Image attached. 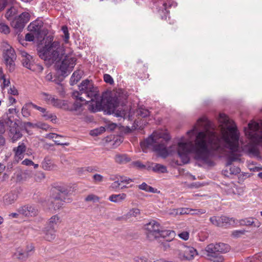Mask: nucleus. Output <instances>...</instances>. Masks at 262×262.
Returning a JSON list of instances; mask_svg holds the SVG:
<instances>
[{
	"label": "nucleus",
	"mask_w": 262,
	"mask_h": 262,
	"mask_svg": "<svg viewBox=\"0 0 262 262\" xmlns=\"http://www.w3.org/2000/svg\"><path fill=\"white\" fill-rule=\"evenodd\" d=\"M8 92L13 95H17L18 94L17 90L14 86L11 87Z\"/></svg>",
	"instance_id": "obj_56"
},
{
	"label": "nucleus",
	"mask_w": 262,
	"mask_h": 262,
	"mask_svg": "<svg viewBox=\"0 0 262 262\" xmlns=\"http://www.w3.org/2000/svg\"><path fill=\"white\" fill-rule=\"evenodd\" d=\"M137 115L142 118L146 117L149 115V112L148 110L141 107L137 110Z\"/></svg>",
	"instance_id": "obj_35"
},
{
	"label": "nucleus",
	"mask_w": 262,
	"mask_h": 262,
	"mask_svg": "<svg viewBox=\"0 0 262 262\" xmlns=\"http://www.w3.org/2000/svg\"><path fill=\"white\" fill-rule=\"evenodd\" d=\"M0 32L5 34H8L10 32V28L5 24H0Z\"/></svg>",
	"instance_id": "obj_41"
},
{
	"label": "nucleus",
	"mask_w": 262,
	"mask_h": 262,
	"mask_svg": "<svg viewBox=\"0 0 262 262\" xmlns=\"http://www.w3.org/2000/svg\"><path fill=\"white\" fill-rule=\"evenodd\" d=\"M179 236L181 238H182L185 241H186L189 238V234L188 232L184 231V232H183L179 234Z\"/></svg>",
	"instance_id": "obj_53"
},
{
	"label": "nucleus",
	"mask_w": 262,
	"mask_h": 262,
	"mask_svg": "<svg viewBox=\"0 0 262 262\" xmlns=\"http://www.w3.org/2000/svg\"><path fill=\"white\" fill-rule=\"evenodd\" d=\"M103 79L106 83H109L110 84H112L114 83V80L109 74H104L103 75Z\"/></svg>",
	"instance_id": "obj_45"
},
{
	"label": "nucleus",
	"mask_w": 262,
	"mask_h": 262,
	"mask_svg": "<svg viewBox=\"0 0 262 262\" xmlns=\"http://www.w3.org/2000/svg\"><path fill=\"white\" fill-rule=\"evenodd\" d=\"M221 222L222 227L234 224L235 223V221L233 218H230L224 215L221 216Z\"/></svg>",
	"instance_id": "obj_31"
},
{
	"label": "nucleus",
	"mask_w": 262,
	"mask_h": 262,
	"mask_svg": "<svg viewBox=\"0 0 262 262\" xmlns=\"http://www.w3.org/2000/svg\"><path fill=\"white\" fill-rule=\"evenodd\" d=\"M42 167L46 170H51L55 167V165L50 159L46 158L42 162Z\"/></svg>",
	"instance_id": "obj_28"
},
{
	"label": "nucleus",
	"mask_w": 262,
	"mask_h": 262,
	"mask_svg": "<svg viewBox=\"0 0 262 262\" xmlns=\"http://www.w3.org/2000/svg\"><path fill=\"white\" fill-rule=\"evenodd\" d=\"M230 173L231 174H236L241 172V169L239 167L236 166H231L230 169Z\"/></svg>",
	"instance_id": "obj_47"
},
{
	"label": "nucleus",
	"mask_w": 262,
	"mask_h": 262,
	"mask_svg": "<svg viewBox=\"0 0 262 262\" xmlns=\"http://www.w3.org/2000/svg\"><path fill=\"white\" fill-rule=\"evenodd\" d=\"M64 50L59 41H49L40 50L39 56L51 64L55 62L56 69L63 75L71 72L76 64V58L72 54L63 56Z\"/></svg>",
	"instance_id": "obj_2"
},
{
	"label": "nucleus",
	"mask_w": 262,
	"mask_h": 262,
	"mask_svg": "<svg viewBox=\"0 0 262 262\" xmlns=\"http://www.w3.org/2000/svg\"><path fill=\"white\" fill-rule=\"evenodd\" d=\"M9 136L12 142H15L22 137V134L18 127L12 126L10 129Z\"/></svg>",
	"instance_id": "obj_18"
},
{
	"label": "nucleus",
	"mask_w": 262,
	"mask_h": 262,
	"mask_svg": "<svg viewBox=\"0 0 262 262\" xmlns=\"http://www.w3.org/2000/svg\"><path fill=\"white\" fill-rule=\"evenodd\" d=\"M192 210L189 208H180L178 209H173L171 212H169L170 214L173 215H182V214H198L199 213H191Z\"/></svg>",
	"instance_id": "obj_26"
},
{
	"label": "nucleus",
	"mask_w": 262,
	"mask_h": 262,
	"mask_svg": "<svg viewBox=\"0 0 262 262\" xmlns=\"http://www.w3.org/2000/svg\"><path fill=\"white\" fill-rule=\"evenodd\" d=\"M206 121L207 119L205 118H200L198 120L197 125L201 126L205 125L207 124Z\"/></svg>",
	"instance_id": "obj_57"
},
{
	"label": "nucleus",
	"mask_w": 262,
	"mask_h": 262,
	"mask_svg": "<svg viewBox=\"0 0 262 262\" xmlns=\"http://www.w3.org/2000/svg\"><path fill=\"white\" fill-rule=\"evenodd\" d=\"M17 212L25 216H34L38 214V209L32 205L23 206L18 209Z\"/></svg>",
	"instance_id": "obj_12"
},
{
	"label": "nucleus",
	"mask_w": 262,
	"mask_h": 262,
	"mask_svg": "<svg viewBox=\"0 0 262 262\" xmlns=\"http://www.w3.org/2000/svg\"><path fill=\"white\" fill-rule=\"evenodd\" d=\"M215 247L217 249L220 254L222 255V253H227L229 251L230 247L227 244L223 243H218L215 244Z\"/></svg>",
	"instance_id": "obj_27"
},
{
	"label": "nucleus",
	"mask_w": 262,
	"mask_h": 262,
	"mask_svg": "<svg viewBox=\"0 0 262 262\" xmlns=\"http://www.w3.org/2000/svg\"><path fill=\"white\" fill-rule=\"evenodd\" d=\"M22 164L25 165H33L34 163L32 161L26 159L22 162Z\"/></svg>",
	"instance_id": "obj_61"
},
{
	"label": "nucleus",
	"mask_w": 262,
	"mask_h": 262,
	"mask_svg": "<svg viewBox=\"0 0 262 262\" xmlns=\"http://www.w3.org/2000/svg\"><path fill=\"white\" fill-rule=\"evenodd\" d=\"M51 104L55 107L67 110L68 109V102L66 100H60L54 98L52 99Z\"/></svg>",
	"instance_id": "obj_22"
},
{
	"label": "nucleus",
	"mask_w": 262,
	"mask_h": 262,
	"mask_svg": "<svg viewBox=\"0 0 262 262\" xmlns=\"http://www.w3.org/2000/svg\"><path fill=\"white\" fill-rule=\"evenodd\" d=\"M246 232L244 230H235L232 232V235L234 237H239L241 235H244Z\"/></svg>",
	"instance_id": "obj_46"
},
{
	"label": "nucleus",
	"mask_w": 262,
	"mask_h": 262,
	"mask_svg": "<svg viewBox=\"0 0 262 262\" xmlns=\"http://www.w3.org/2000/svg\"><path fill=\"white\" fill-rule=\"evenodd\" d=\"M126 194L124 193H120L118 194H112L109 196L108 200L114 203H121L126 198Z\"/></svg>",
	"instance_id": "obj_25"
},
{
	"label": "nucleus",
	"mask_w": 262,
	"mask_h": 262,
	"mask_svg": "<svg viewBox=\"0 0 262 262\" xmlns=\"http://www.w3.org/2000/svg\"><path fill=\"white\" fill-rule=\"evenodd\" d=\"M205 254L207 259L210 262H223L224 260L223 255L220 254L215 244H210L205 248Z\"/></svg>",
	"instance_id": "obj_7"
},
{
	"label": "nucleus",
	"mask_w": 262,
	"mask_h": 262,
	"mask_svg": "<svg viewBox=\"0 0 262 262\" xmlns=\"http://www.w3.org/2000/svg\"><path fill=\"white\" fill-rule=\"evenodd\" d=\"M116 163L119 164H124L129 162L131 159L126 154H117L114 157Z\"/></svg>",
	"instance_id": "obj_24"
},
{
	"label": "nucleus",
	"mask_w": 262,
	"mask_h": 262,
	"mask_svg": "<svg viewBox=\"0 0 262 262\" xmlns=\"http://www.w3.org/2000/svg\"><path fill=\"white\" fill-rule=\"evenodd\" d=\"M119 181L120 182L121 184L122 183L129 184L130 183L133 182V180L132 179L124 177H120V179Z\"/></svg>",
	"instance_id": "obj_48"
},
{
	"label": "nucleus",
	"mask_w": 262,
	"mask_h": 262,
	"mask_svg": "<svg viewBox=\"0 0 262 262\" xmlns=\"http://www.w3.org/2000/svg\"><path fill=\"white\" fill-rule=\"evenodd\" d=\"M192 211H191V213H199L198 214H203L205 213V210H194V209H191Z\"/></svg>",
	"instance_id": "obj_64"
},
{
	"label": "nucleus",
	"mask_w": 262,
	"mask_h": 262,
	"mask_svg": "<svg viewBox=\"0 0 262 262\" xmlns=\"http://www.w3.org/2000/svg\"><path fill=\"white\" fill-rule=\"evenodd\" d=\"M31 104L33 103L32 102L27 103L25 105H24L22 107L21 114L24 117L27 118L30 116V112L29 109L30 107H32V105Z\"/></svg>",
	"instance_id": "obj_33"
},
{
	"label": "nucleus",
	"mask_w": 262,
	"mask_h": 262,
	"mask_svg": "<svg viewBox=\"0 0 262 262\" xmlns=\"http://www.w3.org/2000/svg\"><path fill=\"white\" fill-rule=\"evenodd\" d=\"M54 142L55 144L57 145H66L68 146L69 145V143L68 142H61L58 139V138L54 140Z\"/></svg>",
	"instance_id": "obj_59"
},
{
	"label": "nucleus",
	"mask_w": 262,
	"mask_h": 262,
	"mask_svg": "<svg viewBox=\"0 0 262 262\" xmlns=\"http://www.w3.org/2000/svg\"><path fill=\"white\" fill-rule=\"evenodd\" d=\"M45 79L47 81H52L53 76L51 73H49L47 74V75L45 77Z\"/></svg>",
	"instance_id": "obj_63"
},
{
	"label": "nucleus",
	"mask_w": 262,
	"mask_h": 262,
	"mask_svg": "<svg viewBox=\"0 0 262 262\" xmlns=\"http://www.w3.org/2000/svg\"><path fill=\"white\" fill-rule=\"evenodd\" d=\"M43 23L41 20H35L32 22L28 26V30L35 34L36 38H38L41 31Z\"/></svg>",
	"instance_id": "obj_14"
},
{
	"label": "nucleus",
	"mask_w": 262,
	"mask_h": 262,
	"mask_svg": "<svg viewBox=\"0 0 262 262\" xmlns=\"http://www.w3.org/2000/svg\"><path fill=\"white\" fill-rule=\"evenodd\" d=\"M26 145L23 142H19L18 146L13 149L15 153V158L16 160H20L24 158V154L26 150Z\"/></svg>",
	"instance_id": "obj_16"
},
{
	"label": "nucleus",
	"mask_w": 262,
	"mask_h": 262,
	"mask_svg": "<svg viewBox=\"0 0 262 262\" xmlns=\"http://www.w3.org/2000/svg\"><path fill=\"white\" fill-rule=\"evenodd\" d=\"M169 139H165L160 136L157 133H153L148 138L141 142L140 145L143 151L151 146L153 150L163 158L168 156V151L167 149V142Z\"/></svg>",
	"instance_id": "obj_4"
},
{
	"label": "nucleus",
	"mask_w": 262,
	"mask_h": 262,
	"mask_svg": "<svg viewBox=\"0 0 262 262\" xmlns=\"http://www.w3.org/2000/svg\"><path fill=\"white\" fill-rule=\"evenodd\" d=\"M140 214V210L138 208H134L130 209L126 214L121 217H119L117 219V220H120L121 219L128 220L132 217H137Z\"/></svg>",
	"instance_id": "obj_19"
},
{
	"label": "nucleus",
	"mask_w": 262,
	"mask_h": 262,
	"mask_svg": "<svg viewBox=\"0 0 262 262\" xmlns=\"http://www.w3.org/2000/svg\"><path fill=\"white\" fill-rule=\"evenodd\" d=\"M36 127L41 128L45 130H48L50 128V126L45 123L38 122L36 123Z\"/></svg>",
	"instance_id": "obj_49"
},
{
	"label": "nucleus",
	"mask_w": 262,
	"mask_h": 262,
	"mask_svg": "<svg viewBox=\"0 0 262 262\" xmlns=\"http://www.w3.org/2000/svg\"><path fill=\"white\" fill-rule=\"evenodd\" d=\"M152 169L154 171L156 172H167L166 167L160 164H154V166L152 167Z\"/></svg>",
	"instance_id": "obj_32"
},
{
	"label": "nucleus",
	"mask_w": 262,
	"mask_h": 262,
	"mask_svg": "<svg viewBox=\"0 0 262 262\" xmlns=\"http://www.w3.org/2000/svg\"><path fill=\"white\" fill-rule=\"evenodd\" d=\"M138 187L140 189L144 190L146 192H149L152 193H156L157 192V189H155L151 186L148 185L145 182H143L141 185H139L138 186Z\"/></svg>",
	"instance_id": "obj_29"
},
{
	"label": "nucleus",
	"mask_w": 262,
	"mask_h": 262,
	"mask_svg": "<svg viewBox=\"0 0 262 262\" xmlns=\"http://www.w3.org/2000/svg\"><path fill=\"white\" fill-rule=\"evenodd\" d=\"M68 194L67 190L60 191L57 196L52 198L48 205L50 210H57L60 209L63 205L66 196Z\"/></svg>",
	"instance_id": "obj_9"
},
{
	"label": "nucleus",
	"mask_w": 262,
	"mask_h": 262,
	"mask_svg": "<svg viewBox=\"0 0 262 262\" xmlns=\"http://www.w3.org/2000/svg\"><path fill=\"white\" fill-rule=\"evenodd\" d=\"M5 132V126L3 122L0 121V134Z\"/></svg>",
	"instance_id": "obj_62"
},
{
	"label": "nucleus",
	"mask_w": 262,
	"mask_h": 262,
	"mask_svg": "<svg viewBox=\"0 0 262 262\" xmlns=\"http://www.w3.org/2000/svg\"><path fill=\"white\" fill-rule=\"evenodd\" d=\"M30 70L36 73H40L42 72L43 68L40 64H33L31 67Z\"/></svg>",
	"instance_id": "obj_38"
},
{
	"label": "nucleus",
	"mask_w": 262,
	"mask_h": 262,
	"mask_svg": "<svg viewBox=\"0 0 262 262\" xmlns=\"http://www.w3.org/2000/svg\"><path fill=\"white\" fill-rule=\"evenodd\" d=\"M134 260L136 262H151L144 256H137L134 258Z\"/></svg>",
	"instance_id": "obj_51"
},
{
	"label": "nucleus",
	"mask_w": 262,
	"mask_h": 262,
	"mask_svg": "<svg viewBox=\"0 0 262 262\" xmlns=\"http://www.w3.org/2000/svg\"><path fill=\"white\" fill-rule=\"evenodd\" d=\"M35 37H36L35 34L30 32V33L26 34L25 36V39L26 41H32L34 40Z\"/></svg>",
	"instance_id": "obj_50"
},
{
	"label": "nucleus",
	"mask_w": 262,
	"mask_h": 262,
	"mask_svg": "<svg viewBox=\"0 0 262 262\" xmlns=\"http://www.w3.org/2000/svg\"><path fill=\"white\" fill-rule=\"evenodd\" d=\"M99 200V198L97 195H95L94 194H91L89 195H88L85 199V201L89 202V201H93V202H98Z\"/></svg>",
	"instance_id": "obj_43"
},
{
	"label": "nucleus",
	"mask_w": 262,
	"mask_h": 262,
	"mask_svg": "<svg viewBox=\"0 0 262 262\" xmlns=\"http://www.w3.org/2000/svg\"><path fill=\"white\" fill-rule=\"evenodd\" d=\"M60 222L61 221L60 217L57 214L54 215L49 219L46 227H48V228L56 229L58 225L60 224Z\"/></svg>",
	"instance_id": "obj_20"
},
{
	"label": "nucleus",
	"mask_w": 262,
	"mask_h": 262,
	"mask_svg": "<svg viewBox=\"0 0 262 262\" xmlns=\"http://www.w3.org/2000/svg\"><path fill=\"white\" fill-rule=\"evenodd\" d=\"M120 185V182L119 180H118L112 183L110 187L113 189H116L118 188Z\"/></svg>",
	"instance_id": "obj_55"
},
{
	"label": "nucleus",
	"mask_w": 262,
	"mask_h": 262,
	"mask_svg": "<svg viewBox=\"0 0 262 262\" xmlns=\"http://www.w3.org/2000/svg\"><path fill=\"white\" fill-rule=\"evenodd\" d=\"M219 120L226 126V129L222 130V136L208 130L199 132L194 143L191 141L178 143L177 151L183 163L189 162V154L190 153L193 154L195 160L207 163L210 150L223 154L225 148L229 150L226 163L227 166H230L233 162L241 160L239 133L236 126L225 114H220Z\"/></svg>",
	"instance_id": "obj_1"
},
{
	"label": "nucleus",
	"mask_w": 262,
	"mask_h": 262,
	"mask_svg": "<svg viewBox=\"0 0 262 262\" xmlns=\"http://www.w3.org/2000/svg\"><path fill=\"white\" fill-rule=\"evenodd\" d=\"M198 254L196 250L192 247L184 246L179 251V257L182 260H191Z\"/></svg>",
	"instance_id": "obj_11"
},
{
	"label": "nucleus",
	"mask_w": 262,
	"mask_h": 262,
	"mask_svg": "<svg viewBox=\"0 0 262 262\" xmlns=\"http://www.w3.org/2000/svg\"><path fill=\"white\" fill-rule=\"evenodd\" d=\"M34 249V247L32 245L30 246V249L28 248L26 251L18 248L13 253V257L21 260H26L30 256V252L33 251Z\"/></svg>",
	"instance_id": "obj_13"
},
{
	"label": "nucleus",
	"mask_w": 262,
	"mask_h": 262,
	"mask_svg": "<svg viewBox=\"0 0 262 262\" xmlns=\"http://www.w3.org/2000/svg\"><path fill=\"white\" fill-rule=\"evenodd\" d=\"M32 105V107L40 112L42 113V117L45 118V120H50L52 122H55L56 120L57 119V117L55 115L50 113L49 112L47 111L46 108L44 107H42L35 104H31Z\"/></svg>",
	"instance_id": "obj_15"
},
{
	"label": "nucleus",
	"mask_w": 262,
	"mask_h": 262,
	"mask_svg": "<svg viewBox=\"0 0 262 262\" xmlns=\"http://www.w3.org/2000/svg\"><path fill=\"white\" fill-rule=\"evenodd\" d=\"M16 10L14 7H11L6 13L5 17L8 20H11L12 17L16 14Z\"/></svg>",
	"instance_id": "obj_36"
},
{
	"label": "nucleus",
	"mask_w": 262,
	"mask_h": 262,
	"mask_svg": "<svg viewBox=\"0 0 262 262\" xmlns=\"http://www.w3.org/2000/svg\"><path fill=\"white\" fill-rule=\"evenodd\" d=\"M7 4V0H0V11L4 9Z\"/></svg>",
	"instance_id": "obj_58"
},
{
	"label": "nucleus",
	"mask_w": 262,
	"mask_h": 262,
	"mask_svg": "<svg viewBox=\"0 0 262 262\" xmlns=\"http://www.w3.org/2000/svg\"><path fill=\"white\" fill-rule=\"evenodd\" d=\"M159 232L160 235H159L158 238L162 237L165 238L167 241H170L174 235V231L169 230H163L161 228Z\"/></svg>",
	"instance_id": "obj_23"
},
{
	"label": "nucleus",
	"mask_w": 262,
	"mask_h": 262,
	"mask_svg": "<svg viewBox=\"0 0 262 262\" xmlns=\"http://www.w3.org/2000/svg\"><path fill=\"white\" fill-rule=\"evenodd\" d=\"M132 165L133 167H137L138 169H145L146 166L143 164L140 161H136L132 162Z\"/></svg>",
	"instance_id": "obj_44"
},
{
	"label": "nucleus",
	"mask_w": 262,
	"mask_h": 262,
	"mask_svg": "<svg viewBox=\"0 0 262 262\" xmlns=\"http://www.w3.org/2000/svg\"><path fill=\"white\" fill-rule=\"evenodd\" d=\"M4 58L10 72L13 71L15 68L14 60L16 59L14 50L12 47L7 49L4 52Z\"/></svg>",
	"instance_id": "obj_10"
},
{
	"label": "nucleus",
	"mask_w": 262,
	"mask_h": 262,
	"mask_svg": "<svg viewBox=\"0 0 262 262\" xmlns=\"http://www.w3.org/2000/svg\"><path fill=\"white\" fill-rule=\"evenodd\" d=\"M27 57H25L24 58H22L21 62L24 66V67L30 69L32 65L33 64L31 63V59L32 58L31 56H27Z\"/></svg>",
	"instance_id": "obj_37"
},
{
	"label": "nucleus",
	"mask_w": 262,
	"mask_h": 262,
	"mask_svg": "<svg viewBox=\"0 0 262 262\" xmlns=\"http://www.w3.org/2000/svg\"><path fill=\"white\" fill-rule=\"evenodd\" d=\"M1 79L3 80V84L5 86H8L10 83L9 80H7L5 78V75H2L1 77Z\"/></svg>",
	"instance_id": "obj_60"
},
{
	"label": "nucleus",
	"mask_w": 262,
	"mask_h": 262,
	"mask_svg": "<svg viewBox=\"0 0 262 262\" xmlns=\"http://www.w3.org/2000/svg\"><path fill=\"white\" fill-rule=\"evenodd\" d=\"M93 179L95 182H101L103 180V177L99 174H95L93 176Z\"/></svg>",
	"instance_id": "obj_54"
},
{
	"label": "nucleus",
	"mask_w": 262,
	"mask_h": 262,
	"mask_svg": "<svg viewBox=\"0 0 262 262\" xmlns=\"http://www.w3.org/2000/svg\"><path fill=\"white\" fill-rule=\"evenodd\" d=\"M56 229L46 227L44 229L45 238L48 241H53L56 237Z\"/></svg>",
	"instance_id": "obj_21"
},
{
	"label": "nucleus",
	"mask_w": 262,
	"mask_h": 262,
	"mask_svg": "<svg viewBox=\"0 0 262 262\" xmlns=\"http://www.w3.org/2000/svg\"><path fill=\"white\" fill-rule=\"evenodd\" d=\"M46 137L48 138H49L50 139H54L55 140V139H56L59 138H63L64 137L61 135H58V134H56L55 133H50V134L47 135Z\"/></svg>",
	"instance_id": "obj_52"
},
{
	"label": "nucleus",
	"mask_w": 262,
	"mask_h": 262,
	"mask_svg": "<svg viewBox=\"0 0 262 262\" xmlns=\"http://www.w3.org/2000/svg\"><path fill=\"white\" fill-rule=\"evenodd\" d=\"M210 222L211 224L216 227H222V224L221 222V216H213L209 219Z\"/></svg>",
	"instance_id": "obj_34"
},
{
	"label": "nucleus",
	"mask_w": 262,
	"mask_h": 262,
	"mask_svg": "<svg viewBox=\"0 0 262 262\" xmlns=\"http://www.w3.org/2000/svg\"><path fill=\"white\" fill-rule=\"evenodd\" d=\"M80 78L81 76L78 74V72H74L71 77V81L72 83V84L77 83L80 79Z\"/></svg>",
	"instance_id": "obj_39"
},
{
	"label": "nucleus",
	"mask_w": 262,
	"mask_h": 262,
	"mask_svg": "<svg viewBox=\"0 0 262 262\" xmlns=\"http://www.w3.org/2000/svg\"><path fill=\"white\" fill-rule=\"evenodd\" d=\"M30 18V15L28 12H23L11 21V25L17 32H21L29 21Z\"/></svg>",
	"instance_id": "obj_8"
},
{
	"label": "nucleus",
	"mask_w": 262,
	"mask_h": 262,
	"mask_svg": "<svg viewBox=\"0 0 262 262\" xmlns=\"http://www.w3.org/2000/svg\"><path fill=\"white\" fill-rule=\"evenodd\" d=\"M160 224L155 220H152L145 225V230L147 238L149 241H154L158 238L160 235Z\"/></svg>",
	"instance_id": "obj_6"
},
{
	"label": "nucleus",
	"mask_w": 262,
	"mask_h": 262,
	"mask_svg": "<svg viewBox=\"0 0 262 262\" xmlns=\"http://www.w3.org/2000/svg\"><path fill=\"white\" fill-rule=\"evenodd\" d=\"M248 262H262V251L247 258Z\"/></svg>",
	"instance_id": "obj_30"
},
{
	"label": "nucleus",
	"mask_w": 262,
	"mask_h": 262,
	"mask_svg": "<svg viewBox=\"0 0 262 262\" xmlns=\"http://www.w3.org/2000/svg\"><path fill=\"white\" fill-rule=\"evenodd\" d=\"M76 92V91H75V92ZM78 92H79L80 91ZM74 93L75 92H74L73 93V96L76 98L77 99L73 104L68 103V109H67V111L74 112L75 114L78 115L81 114L83 111V104L81 103V102L85 101L87 103L90 102V104H91L92 101L90 98H88L85 96V95L79 94L78 95V96H75L74 95Z\"/></svg>",
	"instance_id": "obj_5"
},
{
	"label": "nucleus",
	"mask_w": 262,
	"mask_h": 262,
	"mask_svg": "<svg viewBox=\"0 0 262 262\" xmlns=\"http://www.w3.org/2000/svg\"><path fill=\"white\" fill-rule=\"evenodd\" d=\"M41 96L43 97L45 100L48 103H50V104L52 103V99H54L55 97H52V95H51L49 94L42 92L41 93Z\"/></svg>",
	"instance_id": "obj_40"
},
{
	"label": "nucleus",
	"mask_w": 262,
	"mask_h": 262,
	"mask_svg": "<svg viewBox=\"0 0 262 262\" xmlns=\"http://www.w3.org/2000/svg\"><path fill=\"white\" fill-rule=\"evenodd\" d=\"M62 31L64 34V41L67 42L70 37L68 27L66 26H62Z\"/></svg>",
	"instance_id": "obj_42"
},
{
	"label": "nucleus",
	"mask_w": 262,
	"mask_h": 262,
	"mask_svg": "<svg viewBox=\"0 0 262 262\" xmlns=\"http://www.w3.org/2000/svg\"><path fill=\"white\" fill-rule=\"evenodd\" d=\"M239 223L242 226H251L254 227H259L260 226V223L255 218L249 217L241 219L239 221Z\"/></svg>",
	"instance_id": "obj_17"
},
{
	"label": "nucleus",
	"mask_w": 262,
	"mask_h": 262,
	"mask_svg": "<svg viewBox=\"0 0 262 262\" xmlns=\"http://www.w3.org/2000/svg\"><path fill=\"white\" fill-rule=\"evenodd\" d=\"M80 92H76L74 93L75 96L78 95L84 94L90 99L92 101L89 104V110L93 113L106 109L109 114L115 113L116 108L119 105V100L117 97H110L107 99L106 102L100 95L98 88L94 86L93 82L88 79L82 81L79 85Z\"/></svg>",
	"instance_id": "obj_3"
}]
</instances>
